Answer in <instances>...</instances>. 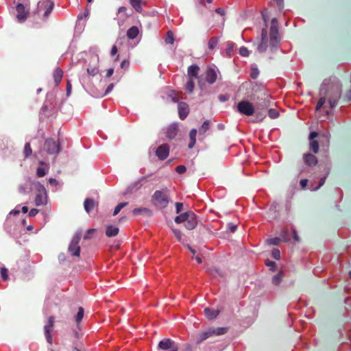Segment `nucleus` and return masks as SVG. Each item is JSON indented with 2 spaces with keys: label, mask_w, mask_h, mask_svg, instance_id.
I'll return each instance as SVG.
<instances>
[{
  "label": "nucleus",
  "mask_w": 351,
  "mask_h": 351,
  "mask_svg": "<svg viewBox=\"0 0 351 351\" xmlns=\"http://www.w3.org/2000/svg\"><path fill=\"white\" fill-rule=\"evenodd\" d=\"M219 99L221 102L226 101L227 100L229 99V95H220L219 96Z\"/></svg>",
  "instance_id": "nucleus-62"
},
{
  "label": "nucleus",
  "mask_w": 351,
  "mask_h": 351,
  "mask_svg": "<svg viewBox=\"0 0 351 351\" xmlns=\"http://www.w3.org/2000/svg\"><path fill=\"white\" fill-rule=\"evenodd\" d=\"M113 88H114V84H110L107 87V88H106V90L104 93L101 94V95L97 94V95H95V96L97 97H104V96L108 95V93H110L112 90Z\"/></svg>",
  "instance_id": "nucleus-51"
},
{
  "label": "nucleus",
  "mask_w": 351,
  "mask_h": 351,
  "mask_svg": "<svg viewBox=\"0 0 351 351\" xmlns=\"http://www.w3.org/2000/svg\"><path fill=\"white\" fill-rule=\"evenodd\" d=\"M38 213V210L36 209V208H32L30 210V211L29 212V217H34L36 216Z\"/></svg>",
  "instance_id": "nucleus-64"
},
{
  "label": "nucleus",
  "mask_w": 351,
  "mask_h": 351,
  "mask_svg": "<svg viewBox=\"0 0 351 351\" xmlns=\"http://www.w3.org/2000/svg\"><path fill=\"white\" fill-rule=\"evenodd\" d=\"M84 311L82 307H79L77 309V313L75 316V322L77 324V326L80 328V324L84 317Z\"/></svg>",
  "instance_id": "nucleus-34"
},
{
  "label": "nucleus",
  "mask_w": 351,
  "mask_h": 351,
  "mask_svg": "<svg viewBox=\"0 0 351 351\" xmlns=\"http://www.w3.org/2000/svg\"><path fill=\"white\" fill-rule=\"evenodd\" d=\"M266 265L270 268L271 270L275 271L276 267V263L274 261H267Z\"/></svg>",
  "instance_id": "nucleus-59"
},
{
  "label": "nucleus",
  "mask_w": 351,
  "mask_h": 351,
  "mask_svg": "<svg viewBox=\"0 0 351 351\" xmlns=\"http://www.w3.org/2000/svg\"><path fill=\"white\" fill-rule=\"evenodd\" d=\"M168 191L167 188L156 191L152 197L153 204L161 208L167 207L169 204Z\"/></svg>",
  "instance_id": "nucleus-3"
},
{
  "label": "nucleus",
  "mask_w": 351,
  "mask_h": 351,
  "mask_svg": "<svg viewBox=\"0 0 351 351\" xmlns=\"http://www.w3.org/2000/svg\"><path fill=\"white\" fill-rule=\"evenodd\" d=\"M279 39L278 25H271L269 30V49L271 52L278 47Z\"/></svg>",
  "instance_id": "nucleus-9"
},
{
  "label": "nucleus",
  "mask_w": 351,
  "mask_h": 351,
  "mask_svg": "<svg viewBox=\"0 0 351 351\" xmlns=\"http://www.w3.org/2000/svg\"><path fill=\"white\" fill-rule=\"evenodd\" d=\"M257 100H261L256 106L257 111L264 110L271 106V97L266 92L264 93V97L261 99L257 97Z\"/></svg>",
  "instance_id": "nucleus-14"
},
{
  "label": "nucleus",
  "mask_w": 351,
  "mask_h": 351,
  "mask_svg": "<svg viewBox=\"0 0 351 351\" xmlns=\"http://www.w3.org/2000/svg\"><path fill=\"white\" fill-rule=\"evenodd\" d=\"M219 313H220L219 309L214 310V309H211L210 308H206L204 309L205 316L206 317L207 319H210V320L215 319L218 316Z\"/></svg>",
  "instance_id": "nucleus-27"
},
{
  "label": "nucleus",
  "mask_w": 351,
  "mask_h": 351,
  "mask_svg": "<svg viewBox=\"0 0 351 351\" xmlns=\"http://www.w3.org/2000/svg\"><path fill=\"white\" fill-rule=\"evenodd\" d=\"M239 53L242 56L247 57L250 55V51L245 47H241L239 49Z\"/></svg>",
  "instance_id": "nucleus-53"
},
{
  "label": "nucleus",
  "mask_w": 351,
  "mask_h": 351,
  "mask_svg": "<svg viewBox=\"0 0 351 351\" xmlns=\"http://www.w3.org/2000/svg\"><path fill=\"white\" fill-rule=\"evenodd\" d=\"M53 5V2L51 0H41L38 3L37 8L34 12V14H40L44 12L43 19L46 21L49 14L52 11Z\"/></svg>",
  "instance_id": "nucleus-5"
},
{
  "label": "nucleus",
  "mask_w": 351,
  "mask_h": 351,
  "mask_svg": "<svg viewBox=\"0 0 351 351\" xmlns=\"http://www.w3.org/2000/svg\"><path fill=\"white\" fill-rule=\"evenodd\" d=\"M87 73L95 76L98 73L99 56L95 53H90L85 60Z\"/></svg>",
  "instance_id": "nucleus-4"
},
{
  "label": "nucleus",
  "mask_w": 351,
  "mask_h": 351,
  "mask_svg": "<svg viewBox=\"0 0 351 351\" xmlns=\"http://www.w3.org/2000/svg\"><path fill=\"white\" fill-rule=\"evenodd\" d=\"M134 215H143L145 217H150L152 215L151 210L147 208H137L132 210Z\"/></svg>",
  "instance_id": "nucleus-26"
},
{
  "label": "nucleus",
  "mask_w": 351,
  "mask_h": 351,
  "mask_svg": "<svg viewBox=\"0 0 351 351\" xmlns=\"http://www.w3.org/2000/svg\"><path fill=\"white\" fill-rule=\"evenodd\" d=\"M186 170V168L184 165H179L176 168V171L180 174L184 173Z\"/></svg>",
  "instance_id": "nucleus-57"
},
{
  "label": "nucleus",
  "mask_w": 351,
  "mask_h": 351,
  "mask_svg": "<svg viewBox=\"0 0 351 351\" xmlns=\"http://www.w3.org/2000/svg\"><path fill=\"white\" fill-rule=\"evenodd\" d=\"M326 178V176H324V177L320 179V180H319V184H318L317 186H315V187H311V190L312 191H315L318 190V189H319L321 186H322L324 185V184L325 183Z\"/></svg>",
  "instance_id": "nucleus-52"
},
{
  "label": "nucleus",
  "mask_w": 351,
  "mask_h": 351,
  "mask_svg": "<svg viewBox=\"0 0 351 351\" xmlns=\"http://www.w3.org/2000/svg\"><path fill=\"white\" fill-rule=\"evenodd\" d=\"M268 115L271 119H276L279 117V113L274 108H270L268 110Z\"/></svg>",
  "instance_id": "nucleus-49"
},
{
  "label": "nucleus",
  "mask_w": 351,
  "mask_h": 351,
  "mask_svg": "<svg viewBox=\"0 0 351 351\" xmlns=\"http://www.w3.org/2000/svg\"><path fill=\"white\" fill-rule=\"evenodd\" d=\"M49 183L54 186H57L58 185V182L56 179L50 178L49 179Z\"/></svg>",
  "instance_id": "nucleus-63"
},
{
  "label": "nucleus",
  "mask_w": 351,
  "mask_h": 351,
  "mask_svg": "<svg viewBox=\"0 0 351 351\" xmlns=\"http://www.w3.org/2000/svg\"><path fill=\"white\" fill-rule=\"evenodd\" d=\"M96 232V230L94 229V228H90L88 229L86 234H84V239L85 240H87V239H90L92 238V235L93 234V233H95Z\"/></svg>",
  "instance_id": "nucleus-50"
},
{
  "label": "nucleus",
  "mask_w": 351,
  "mask_h": 351,
  "mask_svg": "<svg viewBox=\"0 0 351 351\" xmlns=\"http://www.w3.org/2000/svg\"><path fill=\"white\" fill-rule=\"evenodd\" d=\"M217 78V71L212 66L208 67L205 72V81L210 84H214Z\"/></svg>",
  "instance_id": "nucleus-16"
},
{
  "label": "nucleus",
  "mask_w": 351,
  "mask_h": 351,
  "mask_svg": "<svg viewBox=\"0 0 351 351\" xmlns=\"http://www.w3.org/2000/svg\"><path fill=\"white\" fill-rule=\"evenodd\" d=\"M189 108L188 104L184 102H180L178 104V114L180 118L183 120L189 114Z\"/></svg>",
  "instance_id": "nucleus-19"
},
{
  "label": "nucleus",
  "mask_w": 351,
  "mask_h": 351,
  "mask_svg": "<svg viewBox=\"0 0 351 351\" xmlns=\"http://www.w3.org/2000/svg\"><path fill=\"white\" fill-rule=\"evenodd\" d=\"M237 111L241 114L250 117L255 113V107L251 102L242 100L237 104Z\"/></svg>",
  "instance_id": "nucleus-7"
},
{
  "label": "nucleus",
  "mask_w": 351,
  "mask_h": 351,
  "mask_svg": "<svg viewBox=\"0 0 351 351\" xmlns=\"http://www.w3.org/2000/svg\"><path fill=\"white\" fill-rule=\"evenodd\" d=\"M196 135L197 130L193 128L189 132L190 143L189 144V148L192 149L196 143Z\"/></svg>",
  "instance_id": "nucleus-33"
},
{
  "label": "nucleus",
  "mask_w": 351,
  "mask_h": 351,
  "mask_svg": "<svg viewBox=\"0 0 351 351\" xmlns=\"http://www.w3.org/2000/svg\"><path fill=\"white\" fill-rule=\"evenodd\" d=\"M210 337H212L211 330L209 328L208 330L203 332L202 333H199L197 338V343H200L204 340L207 339Z\"/></svg>",
  "instance_id": "nucleus-31"
},
{
  "label": "nucleus",
  "mask_w": 351,
  "mask_h": 351,
  "mask_svg": "<svg viewBox=\"0 0 351 351\" xmlns=\"http://www.w3.org/2000/svg\"><path fill=\"white\" fill-rule=\"evenodd\" d=\"M54 325V317L50 316L48 319L47 324L45 325L44 330H45V338L47 339V341L50 344L52 343V336H51V331L53 330Z\"/></svg>",
  "instance_id": "nucleus-12"
},
{
  "label": "nucleus",
  "mask_w": 351,
  "mask_h": 351,
  "mask_svg": "<svg viewBox=\"0 0 351 351\" xmlns=\"http://www.w3.org/2000/svg\"><path fill=\"white\" fill-rule=\"evenodd\" d=\"M193 80H194V79H189V80H188V82L186 84V86H185L186 89L188 90V92L189 93H192L193 92V90H194L195 84H194Z\"/></svg>",
  "instance_id": "nucleus-42"
},
{
  "label": "nucleus",
  "mask_w": 351,
  "mask_h": 351,
  "mask_svg": "<svg viewBox=\"0 0 351 351\" xmlns=\"http://www.w3.org/2000/svg\"><path fill=\"white\" fill-rule=\"evenodd\" d=\"M138 34L139 29L136 26H132L127 31V36L130 40L136 38Z\"/></svg>",
  "instance_id": "nucleus-30"
},
{
  "label": "nucleus",
  "mask_w": 351,
  "mask_h": 351,
  "mask_svg": "<svg viewBox=\"0 0 351 351\" xmlns=\"http://www.w3.org/2000/svg\"><path fill=\"white\" fill-rule=\"evenodd\" d=\"M47 193H37L35 198V205L36 206H45L47 204Z\"/></svg>",
  "instance_id": "nucleus-21"
},
{
  "label": "nucleus",
  "mask_w": 351,
  "mask_h": 351,
  "mask_svg": "<svg viewBox=\"0 0 351 351\" xmlns=\"http://www.w3.org/2000/svg\"><path fill=\"white\" fill-rule=\"evenodd\" d=\"M276 212L277 205H272L269 209V213L273 215V216L271 218L274 219L275 217H276Z\"/></svg>",
  "instance_id": "nucleus-55"
},
{
  "label": "nucleus",
  "mask_w": 351,
  "mask_h": 351,
  "mask_svg": "<svg viewBox=\"0 0 351 351\" xmlns=\"http://www.w3.org/2000/svg\"><path fill=\"white\" fill-rule=\"evenodd\" d=\"M207 271L212 275L213 277H217V276H221V273L219 269L217 268H208Z\"/></svg>",
  "instance_id": "nucleus-48"
},
{
  "label": "nucleus",
  "mask_w": 351,
  "mask_h": 351,
  "mask_svg": "<svg viewBox=\"0 0 351 351\" xmlns=\"http://www.w3.org/2000/svg\"><path fill=\"white\" fill-rule=\"evenodd\" d=\"M166 136L169 139H173L178 133V125L176 123L171 124L166 130Z\"/></svg>",
  "instance_id": "nucleus-23"
},
{
  "label": "nucleus",
  "mask_w": 351,
  "mask_h": 351,
  "mask_svg": "<svg viewBox=\"0 0 351 351\" xmlns=\"http://www.w3.org/2000/svg\"><path fill=\"white\" fill-rule=\"evenodd\" d=\"M44 147L47 152L50 154H58L60 151L59 144L51 138L45 141Z\"/></svg>",
  "instance_id": "nucleus-10"
},
{
  "label": "nucleus",
  "mask_w": 351,
  "mask_h": 351,
  "mask_svg": "<svg viewBox=\"0 0 351 351\" xmlns=\"http://www.w3.org/2000/svg\"><path fill=\"white\" fill-rule=\"evenodd\" d=\"M199 67L197 64H192L189 66L187 75L189 79H195L198 77Z\"/></svg>",
  "instance_id": "nucleus-22"
},
{
  "label": "nucleus",
  "mask_w": 351,
  "mask_h": 351,
  "mask_svg": "<svg viewBox=\"0 0 351 351\" xmlns=\"http://www.w3.org/2000/svg\"><path fill=\"white\" fill-rule=\"evenodd\" d=\"M23 153H24L25 158L31 156L32 151V148H31L29 143H25V147H24Z\"/></svg>",
  "instance_id": "nucleus-46"
},
{
  "label": "nucleus",
  "mask_w": 351,
  "mask_h": 351,
  "mask_svg": "<svg viewBox=\"0 0 351 351\" xmlns=\"http://www.w3.org/2000/svg\"><path fill=\"white\" fill-rule=\"evenodd\" d=\"M126 10L127 8L124 6H121L118 9L116 19L117 20V23L119 27L123 26L130 16V15L126 13Z\"/></svg>",
  "instance_id": "nucleus-15"
},
{
  "label": "nucleus",
  "mask_w": 351,
  "mask_h": 351,
  "mask_svg": "<svg viewBox=\"0 0 351 351\" xmlns=\"http://www.w3.org/2000/svg\"><path fill=\"white\" fill-rule=\"evenodd\" d=\"M210 128V121L206 120L205 121L201 127L199 129V134H204L206 133Z\"/></svg>",
  "instance_id": "nucleus-39"
},
{
  "label": "nucleus",
  "mask_w": 351,
  "mask_h": 351,
  "mask_svg": "<svg viewBox=\"0 0 351 351\" xmlns=\"http://www.w3.org/2000/svg\"><path fill=\"white\" fill-rule=\"evenodd\" d=\"M174 35L171 31H168L167 33V36L165 38V43L167 44L173 45L174 43Z\"/></svg>",
  "instance_id": "nucleus-41"
},
{
  "label": "nucleus",
  "mask_w": 351,
  "mask_h": 351,
  "mask_svg": "<svg viewBox=\"0 0 351 351\" xmlns=\"http://www.w3.org/2000/svg\"><path fill=\"white\" fill-rule=\"evenodd\" d=\"M211 330L212 336L216 335L219 336L226 334L228 332L227 327H219V328H210Z\"/></svg>",
  "instance_id": "nucleus-32"
},
{
  "label": "nucleus",
  "mask_w": 351,
  "mask_h": 351,
  "mask_svg": "<svg viewBox=\"0 0 351 351\" xmlns=\"http://www.w3.org/2000/svg\"><path fill=\"white\" fill-rule=\"evenodd\" d=\"M128 204V202H123V203H120L115 208H114V212H113V215L115 216L117 215L119 212L120 210L125 206H126Z\"/></svg>",
  "instance_id": "nucleus-47"
},
{
  "label": "nucleus",
  "mask_w": 351,
  "mask_h": 351,
  "mask_svg": "<svg viewBox=\"0 0 351 351\" xmlns=\"http://www.w3.org/2000/svg\"><path fill=\"white\" fill-rule=\"evenodd\" d=\"M172 231L175 235V237L177 238L178 241L184 243V240L183 238V235L180 230L172 228Z\"/></svg>",
  "instance_id": "nucleus-43"
},
{
  "label": "nucleus",
  "mask_w": 351,
  "mask_h": 351,
  "mask_svg": "<svg viewBox=\"0 0 351 351\" xmlns=\"http://www.w3.org/2000/svg\"><path fill=\"white\" fill-rule=\"evenodd\" d=\"M145 180L146 177L143 176L133 182L126 189L125 193H133L136 192L141 189Z\"/></svg>",
  "instance_id": "nucleus-13"
},
{
  "label": "nucleus",
  "mask_w": 351,
  "mask_h": 351,
  "mask_svg": "<svg viewBox=\"0 0 351 351\" xmlns=\"http://www.w3.org/2000/svg\"><path fill=\"white\" fill-rule=\"evenodd\" d=\"M32 185L35 188L37 193H43L47 192L45 187L38 181H34Z\"/></svg>",
  "instance_id": "nucleus-35"
},
{
  "label": "nucleus",
  "mask_w": 351,
  "mask_h": 351,
  "mask_svg": "<svg viewBox=\"0 0 351 351\" xmlns=\"http://www.w3.org/2000/svg\"><path fill=\"white\" fill-rule=\"evenodd\" d=\"M48 173V169L41 166L38 167L36 170V176L38 178L44 177Z\"/></svg>",
  "instance_id": "nucleus-40"
},
{
  "label": "nucleus",
  "mask_w": 351,
  "mask_h": 351,
  "mask_svg": "<svg viewBox=\"0 0 351 351\" xmlns=\"http://www.w3.org/2000/svg\"><path fill=\"white\" fill-rule=\"evenodd\" d=\"M89 12L86 10L84 14H80L77 16V22L75 26L76 30L82 32L85 27L86 20L88 17Z\"/></svg>",
  "instance_id": "nucleus-17"
},
{
  "label": "nucleus",
  "mask_w": 351,
  "mask_h": 351,
  "mask_svg": "<svg viewBox=\"0 0 351 351\" xmlns=\"http://www.w3.org/2000/svg\"><path fill=\"white\" fill-rule=\"evenodd\" d=\"M130 5L134 8L138 12H142V1L141 0H129Z\"/></svg>",
  "instance_id": "nucleus-36"
},
{
  "label": "nucleus",
  "mask_w": 351,
  "mask_h": 351,
  "mask_svg": "<svg viewBox=\"0 0 351 351\" xmlns=\"http://www.w3.org/2000/svg\"><path fill=\"white\" fill-rule=\"evenodd\" d=\"M62 76L63 71L59 67L56 68L53 73V79L56 86L60 83Z\"/></svg>",
  "instance_id": "nucleus-29"
},
{
  "label": "nucleus",
  "mask_w": 351,
  "mask_h": 351,
  "mask_svg": "<svg viewBox=\"0 0 351 351\" xmlns=\"http://www.w3.org/2000/svg\"><path fill=\"white\" fill-rule=\"evenodd\" d=\"M16 21L20 23H24L29 15V5L26 4L25 5L23 3H18L16 6Z\"/></svg>",
  "instance_id": "nucleus-8"
},
{
  "label": "nucleus",
  "mask_w": 351,
  "mask_h": 351,
  "mask_svg": "<svg viewBox=\"0 0 351 351\" xmlns=\"http://www.w3.org/2000/svg\"><path fill=\"white\" fill-rule=\"evenodd\" d=\"M282 279V274L278 273L274 275L271 279V282L274 285L278 286L280 284Z\"/></svg>",
  "instance_id": "nucleus-38"
},
{
  "label": "nucleus",
  "mask_w": 351,
  "mask_h": 351,
  "mask_svg": "<svg viewBox=\"0 0 351 351\" xmlns=\"http://www.w3.org/2000/svg\"><path fill=\"white\" fill-rule=\"evenodd\" d=\"M1 277L3 280H8L9 279L8 270L5 267H1L0 270Z\"/></svg>",
  "instance_id": "nucleus-45"
},
{
  "label": "nucleus",
  "mask_w": 351,
  "mask_h": 351,
  "mask_svg": "<svg viewBox=\"0 0 351 351\" xmlns=\"http://www.w3.org/2000/svg\"><path fill=\"white\" fill-rule=\"evenodd\" d=\"M176 223H184L187 230H193L197 225V219L194 213L191 211L185 212L175 217Z\"/></svg>",
  "instance_id": "nucleus-2"
},
{
  "label": "nucleus",
  "mask_w": 351,
  "mask_h": 351,
  "mask_svg": "<svg viewBox=\"0 0 351 351\" xmlns=\"http://www.w3.org/2000/svg\"><path fill=\"white\" fill-rule=\"evenodd\" d=\"M81 231L76 232L70 242L68 250L72 256L78 257L80 256L81 249L79 243L81 239Z\"/></svg>",
  "instance_id": "nucleus-6"
},
{
  "label": "nucleus",
  "mask_w": 351,
  "mask_h": 351,
  "mask_svg": "<svg viewBox=\"0 0 351 351\" xmlns=\"http://www.w3.org/2000/svg\"><path fill=\"white\" fill-rule=\"evenodd\" d=\"M218 37H212L208 43V49L210 50H213L218 45Z\"/></svg>",
  "instance_id": "nucleus-37"
},
{
  "label": "nucleus",
  "mask_w": 351,
  "mask_h": 351,
  "mask_svg": "<svg viewBox=\"0 0 351 351\" xmlns=\"http://www.w3.org/2000/svg\"><path fill=\"white\" fill-rule=\"evenodd\" d=\"M169 154V147L167 144H162L160 145L156 151V155L162 160L166 159Z\"/></svg>",
  "instance_id": "nucleus-18"
},
{
  "label": "nucleus",
  "mask_w": 351,
  "mask_h": 351,
  "mask_svg": "<svg viewBox=\"0 0 351 351\" xmlns=\"http://www.w3.org/2000/svg\"><path fill=\"white\" fill-rule=\"evenodd\" d=\"M119 229L113 225H108L106 226V234L108 237H113L118 234Z\"/></svg>",
  "instance_id": "nucleus-28"
},
{
  "label": "nucleus",
  "mask_w": 351,
  "mask_h": 351,
  "mask_svg": "<svg viewBox=\"0 0 351 351\" xmlns=\"http://www.w3.org/2000/svg\"><path fill=\"white\" fill-rule=\"evenodd\" d=\"M304 162L308 166H315L317 163V158L311 154H306L303 156Z\"/></svg>",
  "instance_id": "nucleus-25"
},
{
  "label": "nucleus",
  "mask_w": 351,
  "mask_h": 351,
  "mask_svg": "<svg viewBox=\"0 0 351 351\" xmlns=\"http://www.w3.org/2000/svg\"><path fill=\"white\" fill-rule=\"evenodd\" d=\"M97 206V203L91 198L86 199L84 202V209L87 213L92 211Z\"/></svg>",
  "instance_id": "nucleus-24"
},
{
  "label": "nucleus",
  "mask_w": 351,
  "mask_h": 351,
  "mask_svg": "<svg viewBox=\"0 0 351 351\" xmlns=\"http://www.w3.org/2000/svg\"><path fill=\"white\" fill-rule=\"evenodd\" d=\"M342 85L335 78L325 80L319 89V99L317 104L315 110H319L326 103V100L330 108H334L341 98Z\"/></svg>",
  "instance_id": "nucleus-1"
},
{
  "label": "nucleus",
  "mask_w": 351,
  "mask_h": 351,
  "mask_svg": "<svg viewBox=\"0 0 351 351\" xmlns=\"http://www.w3.org/2000/svg\"><path fill=\"white\" fill-rule=\"evenodd\" d=\"M272 256L276 260H279L280 258V252L278 250L274 249L271 252Z\"/></svg>",
  "instance_id": "nucleus-56"
},
{
  "label": "nucleus",
  "mask_w": 351,
  "mask_h": 351,
  "mask_svg": "<svg viewBox=\"0 0 351 351\" xmlns=\"http://www.w3.org/2000/svg\"><path fill=\"white\" fill-rule=\"evenodd\" d=\"M182 208H183V204L182 203H180V202L176 203V213H180L182 210Z\"/></svg>",
  "instance_id": "nucleus-61"
},
{
  "label": "nucleus",
  "mask_w": 351,
  "mask_h": 351,
  "mask_svg": "<svg viewBox=\"0 0 351 351\" xmlns=\"http://www.w3.org/2000/svg\"><path fill=\"white\" fill-rule=\"evenodd\" d=\"M71 89H72V86H71V83L69 80L67 81V84H66V96L67 97H69L71 94Z\"/></svg>",
  "instance_id": "nucleus-58"
},
{
  "label": "nucleus",
  "mask_w": 351,
  "mask_h": 351,
  "mask_svg": "<svg viewBox=\"0 0 351 351\" xmlns=\"http://www.w3.org/2000/svg\"><path fill=\"white\" fill-rule=\"evenodd\" d=\"M227 229L230 232H234L237 229V226L233 223H228L227 224Z\"/></svg>",
  "instance_id": "nucleus-54"
},
{
  "label": "nucleus",
  "mask_w": 351,
  "mask_h": 351,
  "mask_svg": "<svg viewBox=\"0 0 351 351\" xmlns=\"http://www.w3.org/2000/svg\"><path fill=\"white\" fill-rule=\"evenodd\" d=\"M176 345V342L171 339H165L160 341L158 343V348L163 350H169L172 347Z\"/></svg>",
  "instance_id": "nucleus-20"
},
{
  "label": "nucleus",
  "mask_w": 351,
  "mask_h": 351,
  "mask_svg": "<svg viewBox=\"0 0 351 351\" xmlns=\"http://www.w3.org/2000/svg\"><path fill=\"white\" fill-rule=\"evenodd\" d=\"M310 148L312 149V151L316 154L319 151V143L315 140L310 141Z\"/></svg>",
  "instance_id": "nucleus-44"
},
{
  "label": "nucleus",
  "mask_w": 351,
  "mask_h": 351,
  "mask_svg": "<svg viewBox=\"0 0 351 351\" xmlns=\"http://www.w3.org/2000/svg\"><path fill=\"white\" fill-rule=\"evenodd\" d=\"M268 47H269V40H268L267 28H263L261 32V40L257 46V51L259 53H264Z\"/></svg>",
  "instance_id": "nucleus-11"
},
{
  "label": "nucleus",
  "mask_w": 351,
  "mask_h": 351,
  "mask_svg": "<svg viewBox=\"0 0 351 351\" xmlns=\"http://www.w3.org/2000/svg\"><path fill=\"white\" fill-rule=\"evenodd\" d=\"M259 75V71H258V68L255 67V68H252V73H251V77L253 78V79H256Z\"/></svg>",
  "instance_id": "nucleus-60"
}]
</instances>
